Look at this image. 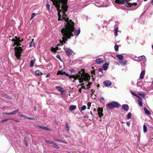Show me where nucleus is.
<instances>
[{
    "label": "nucleus",
    "mask_w": 153,
    "mask_h": 153,
    "mask_svg": "<svg viewBox=\"0 0 153 153\" xmlns=\"http://www.w3.org/2000/svg\"><path fill=\"white\" fill-rule=\"evenodd\" d=\"M128 1L126 0H115V2L116 3L119 4H126Z\"/></svg>",
    "instance_id": "nucleus-12"
},
{
    "label": "nucleus",
    "mask_w": 153,
    "mask_h": 153,
    "mask_svg": "<svg viewBox=\"0 0 153 153\" xmlns=\"http://www.w3.org/2000/svg\"><path fill=\"white\" fill-rule=\"evenodd\" d=\"M86 106L85 105H83L81 108V111H84L86 108Z\"/></svg>",
    "instance_id": "nucleus-46"
},
{
    "label": "nucleus",
    "mask_w": 153,
    "mask_h": 153,
    "mask_svg": "<svg viewBox=\"0 0 153 153\" xmlns=\"http://www.w3.org/2000/svg\"><path fill=\"white\" fill-rule=\"evenodd\" d=\"M143 132L145 133L147 131V128L146 126L145 125L143 126Z\"/></svg>",
    "instance_id": "nucleus-38"
},
{
    "label": "nucleus",
    "mask_w": 153,
    "mask_h": 153,
    "mask_svg": "<svg viewBox=\"0 0 153 153\" xmlns=\"http://www.w3.org/2000/svg\"><path fill=\"white\" fill-rule=\"evenodd\" d=\"M20 116L22 117H24L25 118H26L27 119V117H28L24 115H20Z\"/></svg>",
    "instance_id": "nucleus-53"
},
{
    "label": "nucleus",
    "mask_w": 153,
    "mask_h": 153,
    "mask_svg": "<svg viewBox=\"0 0 153 153\" xmlns=\"http://www.w3.org/2000/svg\"><path fill=\"white\" fill-rule=\"evenodd\" d=\"M56 88L57 90L62 93H63L65 91L64 90L62 91V88L59 86H56Z\"/></svg>",
    "instance_id": "nucleus-30"
},
{
    "label": "nucleus",
    "mask_w": 153,
    "mask_h": 153,
    "mask_svg": "<svg viewBox=\"0 0 153 153\" xmlns=\"http://www.w3.org/2000/svg\"><path fill=\"white\" fill-rule=\"evenodd\" d=\"M70 71L71 72L74 73L75 72V70L74 69H72L70 70Z\"/></svg>",
    "instance_id": "nucleus-55"
},
{
    "label": "nucleus",
    "mask_w": 153,
    "mask_h": 153,
    "mask_svg": "<svg viewBox=\"0 0 153 153\" xmlns=\"http://www.w3.org/2000/svg\"><path fill=\"white\" fill-rule=\"evenodd\" d=\"M68 77L70 79L73 78L76 80L78 79L79 82L82 83L84 81H88L90 76L85 74L81 75L76 74L75 75H69Z\"/></svg>",
    "instance_id": "nucleus-2"
},
{
    "label": "nucleus",
    "mask_w": 153,
    "mask_h": 153,
    "mask_svg": "<svg viewBox=\"0 0 153 153\" xmlns=\"http://www.w3.org/2000/svg\"><path fill=\"white\" fill-rule=\"evenodd\" d=\"M123 108L126 111H127L129 109V106L128 105L124 104L122 105Z\"/></svg>",
    "instance_id": "nucleus-16"
},
{
    "label": "nucleus",
    "mask_w": 153,
    "mask_h": 153,
    "mask_svg": "<svg viewBox=\"0 0 153 153\" xmlns=\"http://www.w3.org/2000/svg\"><path fill=\"white\" fill-rule=\"evenodd\" d=\"M151 3H152V4L153 5V0H152Z\"/></svg>",
    "instance_id": "nucleus-64"
},
{
    "label": "nucleus",
    "mask_w": 153,
    "mask_h": 153,
    "mask_svg": "<svg viewBox=\"0 0 153 153\" xmlns=\"http://www.w3.org/2000/svg\"><path fill=\"white\" fill-rule=\"evenodd\" d=\"M108 65L109 63H108L106 62L102 66L103 69L104 70H106L108 68Z\"/></svg>",
    "instance_id": "nucleus-19"
},
{
    "label": "nucleus",
    "mask_w": 153,
    "mask_h": 153,
    "mask_svg": "<svg viewBox=\"0 0 153 153\" xmlns=\"http://www.w3.org/2000/svg\"><path fill=\"white\" fill-rule=\"evenodd\" d=\"M23 41L24 39L23 38H22L21 40L20 39H19V41L18 42L17 44L16 45V46H21V44L20 43L22 42Z\"/></svg>",
    "instance_id": "nucleus-29"
},
{
    "label": "nucleus",
    "mask_w": 153,
    "mask_h": 153,
    "mask_svg": "<svg viewBox=\"0 0 153 153\" xmlns=\"http://www.w3.org/2000/svg\"><path fill=\"white\" fill-rule=\"evenodd\" d=\"M102 68H100L99 69V71L100 72H102Z\"/></svg>",
    "instance_id": "nucleus-56"
},
{
    "label": "nucleus",
    "mask_w": 153,
    "mask_h": 153,
    "mask_svg": "<svg viewBox=\"0 0 153 153\" xmlns=\"http://www.w3.org/2000/svg\"><path fill=\"white\" fill-rule=\"evenodd\" d=\"M35 74L38 76L42 75L43 74L39 70H36L35 71Z\"/></svg>",
    "instance_id": "nucleus-20"
},
{
    "label": "nucleus",
    "mask_w": 153,
    "mask_h": 153,
    "mask_svg": "<svg viewBox=\"0 0 153 153\" xmlns=\"http://www.w3.org/2000/svg\"><path fill=\"white\" fill-rule=\"evenodd\" d=\"M67 16H63V17L66 23L65 25V27L63 28L61 30V32L63 36L62 39L63 41L61 42L62 45L63 43H66V41H67L68 39H70L71 37L73 36L72 33L74 29V23L72 20H69L68 18H66Z\"/></svg>",
    "instance_id": "nucleus-1"
},
{
    "label": "nucleus",
    "mask_w": 153,
    "mask_h": 153,
    "mask_svg": "<svg viewBox=\"0 0 153 153\" xmlns=\"http://www.w3.org/2000/svg\"><path fill=\"white\" fill-rule=\"evenodd\" d=\"M51 1H52L53 4H56L57 3L60 2L59 0H51Z\"/></svg>",
    "instance_id": "nucleus-34"
},
{
    "label": "nucleus",
    "mask_w": 153,
    "mask_h": 153,
    "mask_svg": "<svg viewBox=\"0 0 153 153\" xmlns=\"http://www.w3.org/2000/svg\"><path fill=\"white\" fill-rule=\"evenodd\" d=\"M91 73L92 74H95V71H92L91 72Z\"/></svg>",
    "instance_id": "nucleus-60"
},
{
    "label": "nucleus",
    "mask_w": 153,
    "mask_h": 153,
    "mask_svg": "<svg viewBox=\"0 0 153 153\" xmlns=\"http://www.w3.org/2000/svg\"><path fill=\"white\" fill-rule=\"evenodd\" d=\"M36 16V14L35 13H32L31 16V19H33Z\"/></svg>",
    "instance_id": "nucleus-50"
},
{
    "label": "nucleus",
    "mask_w": 153,
    "mask_h": 153,
    "mask_svg": "<svg viewBox=\"0 0 153 153\" xmlns=\"http://www.w3.org/2000/svg\"><path fill=\"white\" fill-rule=\"evenodd\" d=\"M87 105H88V109H89L90 108V107L91 106V103L90 102H88L87 103Z\"/></svg>",
    "instance_id": "nucleus-47"
},
{
    "label": "nucleus",
    "mask_w": 153,
    "mask_h": 153,
    "mask_svg": "<svg viewBox=\"0 0 153 153\" xmlns=\"http://www.w3.org/2000/svg\"><path fill=\"white\" fill-rule=\"evenodd\" d=\"M65 130L67 131H68L69 130V127L68 125V124L67 123H66V126L65 127Z\"/></svg>",
    "instance_id": "nucleus-36"
},
{
    "label": "nucleus",
    "mask_w": 153,
    "mask_h": 153,
    "mask_svg": "<svg viewBox=\"0 0 153 153\" xmlns=\"http://www.w3.org/2000/svg\"><path fill=\"white\" fill-rule=\"evenodd\" d=\"M141 100H141L140 99L138 100V104L140 106H142L143 105L142 102Z\"/></svg>",
    "instance_id": "nucleus-43"
},
{
    "label": "nucleus",
    "mask_w": 153,
    "mask_h": 153,
    "mask_svg": "<svg viewBox=\"0 0 153 153\" xmlns=\"http://www.w3.org/2000/svg\"><path fill=\"white\" fill-rule=\"evenodd\" d=\"M50 76V73H48V74H47V76H46V77L47 78L49 76Z\"/></svg>",
    "instance_id": "nucleus-58"
},
{
    "label": "nucleus",
    "mask_w": 153,
    "mask_h": 153,
    "mask_svg": "<svg viewBox=\"0 0 153 153\" xmlns=\"http://www.w3.org/2000/svg\"><path fill=\"white\" fill-rule=\"evenodd\" d=\"M116 57L120 60H123V56L121 54H117L116 56Z\"/></svg>",
    "instance_id": "nucleus-22"
},
{
    "label": "nucleus",
    "mask_w": 153,
    "mask_h": 153,
    "mask_svg": "<svg viewBox=\"0 0 153 153\" xmlns=\"http://www.w3.org/2000/svg\"><path fill=\"white\" fill-rule=\"evenodd\" d=\"M82 88L80 89H79V93H81V92H82Z\"/></svg>",
    "instance_id": "nucleus-61"
},
{
    "label": "nucleus",
    "mask_w": 153,
    "mask_h": 153,
    "mask_svg": "<svg viewBox=\"0 0 153 153\" xmlns=\"http://www.w3.org/2000/svg\"><path fill=\"white\" fill-rule=\"evenodd\" d=\"M145 56H140L138 57L139 60H141L145 58Z\"/></svg>",
    "instance_id": "nucleus-45"
},
{
    "label": "nucleus",
    "mask_w": 153,
    "mask_h": 153,
    "mask_svg": "<svg viewBox=\"0 0 153 153\" xmlns=\"http://www.w3.org/2000/svg\"><path fill=\"white\" fill-rule=\"evenodd\" d=\"M53 146L56 149H59V147L58 145L57 144H53Z\"/></svg>",
    "instance_id": "nucleus-41"
},
{
    "label": "nucleus",
    "mask_w": 153,
    "mask_h": 153,
    "mask_svg": "<svg viewBox=\"0 0 153 153\" xmlns=\"http://www.w3.org/2000/svg\"><path fill=\"white\" fill-rule=\"evenodd\" d=\"M51 51L53 52H55L57 50L56 48H52L51 49Z\"/></svg>",
    "instance_id": "nucleus-48"
},
{
    "label": "nucleus",
    "mask_w": 153,
    "mask_h": 153,
    "mask_svg": "<svg viewBox=\"0 0 153 153\" xmlns=\"http://www.w3.org/2000/svg\"><path fill=\"white\" fill-rule=\"evenodd\" d=\"M34 61L33 60H31L30 61V66L31 67H32L33 66L34 64Z\"/></svg>",
    "instance_id": "nucleus-39"
},
{
    "label": "nucleus",
    "mask_w": 153,
    "mask_h": 153,
    "mask_svg": "<svg viewBox=\"0 0 153 153\" xmlns=\"http://www.w3.org/2000/svg\"><path fill=\"white\" fill-rule=\"evenodd\" d=\"M90 78L89 79L88 81H88V84L87 85V88H86V90L89 89L90 88V86L92 84V83L91 82H90L89 81H90Z\"/></svg>",
    "instance_id": "nucleus-28"
},
{
    "label": "nucleus",
    "mask_w": 153,
    "mask_h": 153,
    "mask_svg": "<svg viewBox=\"0 0 153 153\" xmlns=\"http://www.w3.org/2000/svg\"><path fill=\"white\" fill-rule=\"evenodd\" d=\"M61 20H62V19H61V17H59L58 18V20L59 21Z\"/></svg>",
    "instance_id": "nucleus-62"
},
{
    "label": "nucleus",
    "mask_w": 153,
    "mask_h": 153,
    "mask_svg": "<svg viewBox=\"0 0 153 153\" xmlns=\"http://www.w3.org/2000/svg\"><path fill=\"white\" fill-rule=\"evenodd\" d=\"M64 50L65 51L66 55L68 56H70L72 55L73 53H74L72 50L69 48H65Z\"/></svg>",
    "instance_id": "nucleus-7"
},
{
    "label": "nucleus",
    "mask_w": 153,
    "mask_h": 153,
    "mask_svg": "<svg viewBox=\"0 0 153 153\" xmlns=\"http://www.w3.org/2000/svg\"><path fill=\"white\" fill-rule=\"evenodd\" d=\"M126 5L127 7H132L133 5L134 6H136L137 5V3H127L126 2V4H125Z\"/></svg>",
    "instance_id": "nucleus-14"
},
{
    "label": "nucleus",
    "mask_w": 153,
    "mask_h": 153,
    "mask_svg": "<svg viewBox=\"0 0 153 153\" xmlns=\"http://www.w3.org/2000/svg\"><path fill=\"white\" fill-rule=\"evenodd\" d=\"M74 29H75V28ZM74 31V34L75 35H78L80 33V29H78V30H74V31Z\"/></svg>",
    "instance_id": "nucleus-26"
},
{
    "label": "nucleus",
    "mask_w": 153,
    "mask_h": 153,
    "mask_svg": "<svg viewBox=\"0 0 153 153\" xmlns=\"http://www.w3.org/2000/svg\"><path fill=\"white\" fill-rule=\"evenodd\" d=\"M96 63L97 64H100L103 63V59L102 58L97 59L95 61Z\"/></svg>",
    "instance_id": "nucleus-17"
},
{
    "label": "nucleus",
    "mask_w": 153,
    "mask_h": 153,
    "mask_svg": "<svg viewBox=\"0 0 153 153\" xmlns=\"http://www.w3.org/2000/svg\"><path fill=\"white\" fill-rule=\"evenodd\" d=\"M145 74V71L144 70L142 71L140 74V78L141 79L143 78L144 75Z\"/></svg>",
    "instance_id": "nucleus-21"
},
{
    "label": "nucleus",
    "mask_w": 153,
    "mask_h": 153,
    "mask_svg": "<svg viewBox=\"0 0 153 153\" xmlns=\"http://www.w3.org/2000/svg\"><path fill=\"white\" fill-rule=\"evenodd\" d=\"M138 94L141 97H145V95L144 94Z\"/></svg>",
    "instance_id": "nucleus-51"
},
{
    "label": "nucleus",
    "mask_w": 153,
    "mask_h": 153,
    "mask_svg": "<svg viewBox=\"0 0 153 153\" xmlns=\"http://www.w3.org/2000/svg\"><path fill=\"white\" fill-rule=\"evenodd\" d=\"M61 2H58L56 3V4H53L55 6V7L57 9V10L58 11V17H61V15L60 14V13L62 11V13L63 14V15H62V19H63L64 20H65L64 19H63V10L62 8V6H60V3Z\"/></svg>",
    "instance_id": "nucleus-6"
},
{
    "label": "nucleus",
    "mask_w": 153,
    "mask_h": 153,
    "mask_svg": "<svg viewBox=\"0 0 153 153\" xmlns=\"http://www.w3.org/2000/svg\"><path fill=\"white\" fill-rule=\"evenodd\" d=\"M78 74L80 75H81H81L82 74H85L88 75H89L88 73L85 72V70L84 69H82L81 71H79L78 72Z\"/></svg>",
    "instance_id": "nucleus-23"
},
{
    "label": "nucleus",
    "mask_w": 153,
    "mask_h": 153,
    "mask_svg": "<svg viewBox=\"0 0 153 153\" xmlns=\"http://www.w3.org/2000/svg\"><path fill=\"white\" fill-rule=\"evenodd\" d=\"M33 39H32V41L30 42V45L29 46L30 47H33V46H34L35 44H34V42H33Z\"/></svg>",
    "instance_id": "nucleus-33"
},
{
    "label": "nucleus",
    "mask_w": 153,
    "mask_h": 153,
    "mask_svg": "<svg viewBox=\"0 0 153 153\" xmlns=\"http://www.w3.org/2000/svg\"><path fill=\"white\" fill-rule=\"evenodd\" d=\"M76 108V106L75 105H71L70 106L69 109L71 111L75 110Z\"/></svg>",
    "instance_id": "nucleus-18"
},
{
    "label": "nucleus",
    "mask_w": 153,
    "mask_h": 153,
    "mask_svg": "<svg viewBox=\"0 0 153 153\" xmlns=\"http://www.w3.org/2000/svg\"><path fill=\"white\" fill-rule=\"evenodd\" d=\"M38 128H41L42 129H45L49 131H51V129L48 128L47 127H44V126H38Z\"/></svg>",
    "instance_id": "nucleus-15"
},
{
    "label": "nucleus",
    "mask_w": 153,
    "mask_h": 153,
    "mask_svg": "<svg viewBox=\"0 0 153 153\" xmlns=\"http://www.w3.org/2000/svg\"><path fill=\"white\" fill-rule=\"evenodd\" d=\"M34 111H36V107H35V106L34 107Z\"/></svg>",
    "instance_id": "nucleus-63"
},
{
    "label": "nucleus",
    "mask_w": 153,
    "mask_h": 153,
    "mask_svg": "<svg viewBox=\"0 0 153 153\" xmlns=\"http://www.w3.org/2000/svg\"><path fill=\"white\" fill-rule=\"evenodd\" d=\"M19 39H20V37H17V36H16L15 37V38L13 39L12 40V41L14 42L13 44V46L14 47L15 45H16L17 44L19 40Z\"/></svg>",
    "instance_id": "nucleus-10"
},
{
    "label": "nucleus",
    "mask_w": 153,
    "mask_h": 153,
    "mask_svg": "<svg viewBox=\"0 0 153 153\" xmlns=\"http://www.w3.org/2000/svg\"><path fill=\"white\" fill-rule=\"evenodd\" d=\"M107 108L110 109H112L115 108H119L120 107V104L116 101H112L106 105Z\"/></svg>",
    "instance_id": "nucleus-4"
},
{
    "label": "nucleus",
    "mask_w": 153,
    "mask_h": 153,
    "mask_svg": "<svg viewBox=\"0 0 153 153\" xmlns=\"http://www.w3.org/2000/svg\"><path fill=\"white\" fill-rule=\"evenodd\" d=\"M27 119H29V120H34L35 119V118H33V117H27Z\"/></svg>",
    "instance_id": "nucleus-52"
},
{
    "label": "nucleus",
    "mask_w": 153,
    "mask_h": 153,
    "mask_svg": "<svg viewBox=\"0 0 153 153\" xmlns=\"http://www.w3.org/2000/svg\"><path fill=\"white\" fill-rule=\"evenodd\" d=\"M19 111V109H17L16 110L14 111L10 112H3L2 113V114L6 115H15Z\"/></svg>",
    "instance_id": "nucleus-8"
},
{
    "label": "nucleus",
    "mask_w": 153,
    "mask_h": 153,
    "mask_svg": "<svg viewBox=\"0 0 153 153\" xmlns=\"http://www.w3.org/2000/svg\"><path fill=\"white\" fill-rule=\"evenodd\" d=\"M46 8L48 10V11H50V5L48 4H46Z\"/></svg>",
    "instance_id": "nucleus-40"
},
{
    "label": "nucleus",
    "mask_w": 153,
    "mask_h": 153,
    "mask_svg": "<svg viewBox=\"0 0 153 153\" xmlns=\"http://www.w3.org/2000/svg\"><path fill=\"white\" fill-rule=\"evenodd\" d=\"M61 3L62 4V8L63 11V16H66V14L65 12L68 11V6L67 4L68 3V0H59Z\"/></svg>",
    "instance_id": "nucleus-3"
},
{
    "label": "nucleus",
    "mask_w": 153,
    "mask_h": 153,
    "mask_svg": "<svg viewBox=\"0 0 153 153\" xmlns=\"http://www.w3.org/2000/svg\"><path fill=\"white\" fill-rule=\"evenodd\" d=\"M103 84L106 86H109L111 85V82L109 80H106L104 81L103 82Z\"/></svg>",
    "instance_id": "nucleus-13"
},
{
    "label": "nucleus",
    "mask_w": 153,
    "mask_h": 153,
    "mask_svg": "<svg viewBox=\"0 0 153 153\" xmlns=\"http://www.w3.org/2000/svg\"><path fill=\"white\" fill-rule=\"evenodd\" d=\"M10 119H11V118H10V119H5L2 120H1V122H5L8 120H9Z\"/></svg>",
    "instance_id": "nucleus-49"
},
{
    "label": "nucleus",
    "mask_w": 153,
    "mask_h": 153,
    "mask_svg": "<svg viewBox=\"0 0 153 153\" xmlns=\"http://www.w3.org/2000/svg\"><path fill=\"white\" fill-rule=\"evenodd\" d=\"M131 94L136 96L137 97H138L139 99H140V100H141V98L139 96H138L137 94L135 93L132 90H131Z\"/></svg>",
    "instance_id": "nucleus-27"
},
{
    "label": "nucleus",
    "mask_w": 153,
    "mask_h": 153,
    "mask_svg": "<svg viewBox=\"0 0 153 153\" xmlns=\"http://www.w3.org/2000/svg\"><path fill=\"white\" fill-rule=\"evenodd\" d=\"M56 57H57V58L59 59H61L60 56L59 55H57Z\"/></svg>",
    "instance_id": "nucleus-57"
},
{
    "label": "nucleus",
    "mask_w": 153,
    "mask_h": 153,
    "mask_svg": "<svg viewBox=\"0 0 153 153\" xmlns=\"http://www.w3.org/2000/svg\"><path fill=\"white\" fill-rule=\"evenodd\" d=\"M2 96L3 97H4L7 98L9 99H12V98H11L9 96H8V95H6V94H3L2 95Z\"/></svg>",
    "instance_id": "nucleus-32"
},
{
    "label": "nucleus",
    "mask_w": 153,
    "mask_h": 153,
    "mask_svg": "<svg viewBox=\"0 0 153 153\" xmlns=\"http://www.w3.org/2000/svg\"><path fill=\"white\" fill-rule=\"evenodd\" d=\"M15 50V55L17 59L20 58L23 49L22 47L20 46L15 47L14 49Z\"/></svg>",
    "instance_id": "nucleus-5"
},
{
    "label": "nucleus",
    "mask_w": 153,
    "mask_h": 153,
    "mask_svg": "<svg viewBox=\"0 0 153 153\" xmlns=\"http://www.w3.org/2000/svg\"><path fill=\"white\" fill-rule=\"evenodd\" d=\"M118 27H115L114 28V30L115 31V32H114V35L115 36H117V32L118 31Z\"/></svg>",
    "instance_id": "nucleus-31"
},
{
    "label": "nucleus",
    "mask_w": 153,
    "mask_h": 153,
    "mask_svg": "<svg viewBox=\"0 0 153 153\" xmlns=\"http://www.w3.org/2000/svg\"><path fill=\"white\" fill-rule=\"evenodd\" d=\"M144 110L145 111V113L146 114H147V115H150L151 114V113L145 107H144Z\"/></svg>",
    "instance_id": "nucleus-25"
},
{
    "label": "nucleus",
    "mask_w": 153,
    "mask_h": 153,
    "mask_svg": "<svg viewBox=\"0 0 153 153\" xmlns=\"http://www.w3.org/2000/svg\"><path fill=\"white\" fill-rule=\"evenodd\" d=\"M78 74L80 75H81H81L82 74H85L88 75H89L88 73L85 72V70L84 69H82L81 71H79L78 72Z\"/></svg>",
    "instance_id": "nucleus-24"
},
{
    "label": "nucleus",
    "mask_w": 153,
    "mask_h": 153,
    "mask_svg": "<svg viewBox=\"0 0 153 153\" xmlns=\"http://www.w3.org/2000/svg\"><path fill=\"white\" fill-rule=\"evenodd\" d=\"M127 60L120 62V64L123 65H125L126 64V63L127 62Z\"/></svg>",
    "instance_id": "nucleus-35"
},
{
    "label": "nucleus",
    "mask_w": 153,
    "mask_h": 153,
    "mask_svg": "<svg viewBox=\"0 0 153 153\" xmlns=\"http://www.w3.org/2000/svg\"><path fill=\"white\" fill-rule=\"evenodd\" d=\"M97 114L100 117H101L103 115V109L102 108L99 107L97 109Z\"/></svg>",
    "instance_id": "nucleus-9"
},
{
    "label": "nucleus",
    "mask_w": 153,
    "mask_h": 153,
    "mask_svg": "<svg viewBox=\"0 0 153 153\" xmlns=\"http://www.w3.org/2000/svg\"><path fill=\"white\" fill-rule=\"evenodd\" d=\"M57 75H64L68 77L69 74L66 73L65 71H63V70L59 71L57 73Z\"/></svg>",
    "instance_id": "nucleus-11"
},
{
    "label": "nucleus",
    "mask_w": 153,
    "mask_h": 153,
    "mask_svg": "<svg viewBox=\"0 0 153 153\" xmlns=\"http://www.w3.org/2000/svg\"><path fill=\"white\" fill-rule=\"evenodd\" d=\"M131 113L130 112H129L128 113L127 115V118L128 119H129L131 117Z\"/></svg>",
    "instance_id": "nucleus-44"
},
{
    "label": "nucleus",
    "mask_w": 153,
    "mask_h": 153,
    "mask_svg": "<svg viewBox=\"0 0 153 153\" xmlns=\"http://www.w3.org/2000/svg\"><path fill=\"white\" fill-rule=\"evenodd\" d=\"M119 49V46L117 45H116L114 46V49L115 51H117Z\"/></svg>",
    "instance_id": "nucleus-42"
},
{
    "label": "nucleus",
    "mask_w": 153,
    "mask_h": 153,
    "mask_svg": "<svg viewBox=\"0 0 153 153\" xmlns=\"http://www.w3.org/2000/svg\"><path fill=\"white\" fill-rule=\"evenodd\" d=\"M126 124L128 126H130V123L128 122H126Z\"/></svg>",
    "instance_id": "nucleus-54"
},
{
    "label": "nucleus",
    "mask_w": 153,
    "mask_h": 153,
    "mask_svg": "<svg viewBox=\"0 0 153 153\" xmlns=\"http://www.w3.org/2000/svg\"><path fill=\"white\" fill-rule=\"evenodd\" d=\"M81 83V84L80 85L82 86V88L85 90H86V88L85 86H84L85 85L84 83L82 82Z\"/></svg>",
    "instance_id": "nucleus-37"
},
{
    "label": "nucleus",
    "mask_w": 153,
    "mask_h": 153,
    "mask_svg": "<svg viewBox=\"0 0 153 153\" xmlns=\"http://www.w3.org/2000/svg\"><path fill=\"white\" fill-rule=\"evenodd\" d=\"M91 92L92 93V94H93V93L95 91L94 90H93V89H92L91 90Z\"/></svg>",
    "instance_id": "nucleus-59"
}]
</instances>
